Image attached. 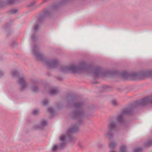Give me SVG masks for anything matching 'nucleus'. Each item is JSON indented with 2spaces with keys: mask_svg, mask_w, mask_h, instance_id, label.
Here are the masks:
<instances>
[{
  "mask_svg": "<svg viewBox=\"0 0 152 152\" xmlns=\"http://www.w3.org/2000/svg\"><path fill=\"white\" fill-rule=\"evenodd\" d=\"M117 124L114 121H112L108 125L109 131L106 134L109 139L112 138L113 137V134L111 133V131L114 130L116 127Z\"/></svg>",
  "mask_w": 152,
  "mask_h": 152,
  "instance_id": "obj_4",
  "label": "nucleus"
},
{
  "mask_svg": "<svg viewBox=\"0 0 152 152\" xmlns=\"http://www.w3.org/2000/svg\"><path fill=\"white\" fill-rule=\"evenodd\" d=\"M58 148V146L56 145H54L53 146L52 149V151L53 152H55Z\"/></svg>",
  "mask_w": 152,
  "mask_h": 152,
  "instance_id": "obj_20",
  "label": "nucleus"
},
{
  "mask_svg": "<svg viewBox=\"0 0 152 152\" xmlns=\"http://www.w3.org/2000/svg\"><path fill=\"white\" fill-rule=\"evenodd\" d=\"M65 145L64 143H62L60 145V146L61 148H63Z\"/></svg>",
  "mask_w": 152,
  "mask_h": 152,
  "instance_id": "obj_29",
  "label": "nucleus"
},
{
  "mask_svg": "<svg viewBox=\"0 0 152 152\" xmlns=\"http://www.w3.org/2000/svg\"><path fill=\"white\" fill-rule=\"evenodd\" d=\"M18 11V10L17 9H14L11 10L10 12L11 13L14 14L17 13Z\"/></svg>",
  "mask_w": 152,
  "mask_h": 152,
  "instance_id": "obj_21",
  "label": "nucleus"
},
{
  "mask_svg": "<svg viewBox=\"0 0 152 152\" xmlns=\"http://www.w3.org/2000/svg\"><path fill=\"white\" fill-rule=\"evenodd\" d=\"M42 18V17H40L38 19V23L34 27V30L35 31H37V30L39 29V23L41 20Z\"/></svg>",
  "mask_w": 152,
  "mask_h": 152,
  "instance_id": "obj_11",
  "label": "nucleus"
},
{
  "mask_svg": "<svg viewBox=\"0 0 152 152\" xmlns=\"http://www.w3.org/2000/svg\"><path fill=\"white\" fill-rule=\"evenodd\" d=\"M4 74V73L2 71H0V77H1L2 76H3Z\"/></svg>",
  "mask_w": 152,
  "mask_h": 152,
  "instance_id": "obj_30",
  "label": "nucleus"
},
{
  "mask_svg": "<svg viewBox=\"0 0 152 152\" xmlns=\"http://www.w3.org/2000/svg\"><path fill=\"white\" fill-rule=\"evenodd\" d=\"M112 104L114 106H116L118 104L117 101L115 100H113L112 101Z\"/></svg>",
  "mask_w": 152,
  "mask_h": 152,
  "instance_id": "obj_25",
  "label": "nucleus"
},
{
  "mask_svg": "<svg viewBox=\"0 0 152 152\" xmlns=\"http://www.w3.org/2000/svg\"><path fill=\"white\" fill-rule=\"evenodd\" d=\"M18 74V72L16 70H14L12 72V75L13 77L17 76Z\"/></svg>",
  "mask_w": 152,
  "mask_h": 152,
  "instance_id": "obj_17",
  "label": "nucleus"
},
{
  "mask_svg": "<svg viewBox=\"0 0 152 152\" xmlns=\"http://www.w3.org/2000/svg\"><path fill=\"white\" fill-rule=\"evenodd\" d=\"M152 144V143L151 141H149L147 142L146 145L147 146H149Z\"/></svg>",
  "mask_w": 152,
  "mask_h": 152,
  "instance_id": "obj_28",
  "label": "nucleus"
},
{
  "mask_svg": "<svg viewBox=\"0 0 152 152\" xmlns=\"http://www.w3.org/2000/svg\"><path fill=\"white\" fill-rule=\"evenodd\" d=\"M18 83L23 89H26L27 88L28 83H26L25 77L24 76L20 77L18 81Z\"/></svg>",
  "mask_w": 152,
  "mask_h": 152,
  "instance_id": "obj_7",
  "label": "nucleus"
},
{
  "mask_svg": "<svg viewBox=\"0 0 152 152\" xmlns=\"http://www.w3.org/2000/svg\"><path fill=\"white\" fill-rule=\"evenodd\" d=\"M31 89L32 91L34 92H37L39 90L37 86L34 85H33L32 86Z\"/></svg>",
  "mask_w": 152,
  "mask_h": 152,
  "instance_id": "obj_16",
  "label": "nucleus"
},
{
  "mask_svg": "<svg viewBox=\"0 0 152 152\" xmlns=\"http://www.w3.org/2000/svg\"><path fill=\"white\" fill-rule=\"evenodd\" d=\"M150 104H152V95L137 101L136 103L137 104L141 105H145Z\"/></svg>",
  "mask_w": 152,
  "mask_h": 152,
  "instance_id": "obj_5",
  "label": "nucleus"
},
{
  "mask_svg": "<svg viewBox=\"0 0 152 152\" xmlns=\"http://www.w3.org/2000/svg\"><path fill=\"white\" fill-rule=\"evenodd\" d=\"M142 150L141 148H138L134 149L133 151V152H140Z\"/></svg>",
  "mask_w": 152,
  "mask_h": 152,
  "instance_id": "obj_22",
  "label": "nucleus"
},
{
  "mask_svg": "<svg viewBox=\"0 0 152 152\" xmlns=\"http://www.w3.org/2000/svg\"><path fill=\"white\" fill-rule=\"evenodd\" d=\"M58 90L57 88H52L50 91V94L52 95H55L58 92Z\"/></svg>",
  "mask_w": 152,
  "mask_h": 152,
  "instance_id": "obj_12",
  "label": "nucleus"
},
{
  "mask_svg": "<svg viewBox=\"0 0 152 152\" xmlns=\"http://www.w3.org/2000/svg\"><path fill=\"white\" fill-rule=\"evenodd\" d=\"M78 129V127L76 125L73 128H71L69 129L67 132V134L69 135L74 132L77 131Z\"/></svg>",
  "mask_w": 152,
  "mask_h": 152,
  "instance_id": "obj_9",
  "label": "nucleus"
},
{
  "mask_svg": "<svg viewBox=\"0 0 152 152\" xmlns=\"http://www.w3.org/2000/svg\"><path fill=\"white\" fill-rule=\"evenodd\" d=\"M47 122L44 120H42L41 123V124L42 126H46L47 125Z\"/></svg>",
  "mask_w": 152,
  "mask_h": 152,
  "instance_id": "obj_19",
  "label": "nucleus"
},
{
  "mask_svg": "<svg viewBox=\"0 0 152 152\" xmlns=\"http://www.w3.org/2000/svg\"><path fill=\"white\" fill-rule=\"evenodd\" d=\"M86 66L85 62L83 61L80 63L76 67L73 65L69 66H62L60 67L59 69L60 71L63 72H66L70 71L73 73H78L85 69Z\"/></svg>",
  "mask_w": 152,
  "mask_h": 152,
  "instance_id": "obj_3",
  "label": "nucleus"
},
{
  "mask_svg": "<svg viewBox=\"0 0 152 152\" xmlns=\"http://www.w3.org/2000/svg\"><path fill=\"white\" fill-rule=\"evenodd\" d=\"M109 152H115L114 151H110Z\"/></svg>",
  "mask_w": 152,
  "mask_h": 152,
  "instance_id": "obj_32",
  "label": "nucleus"
},
{
  "mask_svg": "<svg viewBox=\"0 0 152 152\" xmlns=\"http://www.w3.org/2000/svg\"><path fill=\"white\" fill-rule=\"evenodd\" d=\"M34 36H35V35H34L32 37V39L33 40H34V39H35Z\"/></svg>",
  "mask_w": 152,
  "mask_h": 152,
  "instance_id": "obj_31",
  "label": "nucleus"
},
{
  "mask_svg": "<svg viewBox=\"0 0 152 152\" xmlns=\"http://www.w3.org/2000/svg\"><path fill=\"white\" fill-rule=\"evenodd\" d=\"M119 152H128L126 146L124 145H122L120 148Z\"/></svg>",
  "mask_w": 152,
  "mask_h": 152,
  "instance_id": "obj_13",
  "label": "nucleus"
},
{
  "mask_svg": "<svg viewBox=\"0 0 152 152\" xmlns=\"http://www.w3.org/2000/svg\"><path fill=\"white\" fill-rule=\"evenodd\" d=\"M15 0H8L7 1V4H13L15 1Z\"/></svg>",
  "mask_w": 152,
  "mask_h": 152,
  "instance_id": "obj_26",
  "label": "nucleus"
},
{
  "mask_svg": "<svg viewBox=\"0 0 152 152\" xmlns=\"http://www.w3.org/2000/svg\"><path fill=\"white\" fill-rule=\"evenodd\" d=\"M121 75L126 79H130L132 80L140 79L152 76V71L150 70L144 71L140 72L139 73L135 72L129 73L126 71H123L121 74Z\"/></svg>",
  "mask_w": 152,
  "mask_h": 152,
  "instance_id": "obj_2",
  "label": "nucleus"
},
{
  "mask_svg": "<svg viewBox=\"0 0 152 152\" xmlns=\"http://www.w3.org/2000/svg\"><path fill=\"white\" fill-rule=\"evenodd\" d=\"M102 73L101 68L98 67L95 69L93 73V76L95 77H97L101 75Z\"/></svg>",
  "mask_w": 152,
  "mask_h": 152,
  "instance_id": "obj_8",
  "label": "nucleus"
},
{
  "mask_svg": "<svg viewBox=\"0 0 152 152\" xmlns=\"http://www.w3.org/2000/svg\"><path fill=\"white\" fill-rule=\"evenodd\" d=\"M48 102V101L47 99H45L43 100L42 102V104L44 105H46Z\"/></svg>",
  "mask_w": 152,
  "mask_h": 152,
  "instance_id": "obj_27",
  "label": "nucleus"
},
{
  "mask_svg": "<svg viewBox=\"0 0 152 152\" xmlns=\"http://www.w3.org/2000/svg\"><path fill=\"white\" fill-rule=\"evenodd\" d=\"M132 110L131 108H127L124 110L117 117V119L119 122L122 123L123 121L124 115L125 114H130Z\"/></svg>",
  "mask_w": 152,
  "mask_h": 152,
  "instance_id": "obj_6",
  "label": "nucleus"
},
{
  "mask_svg": "<svg viewBox=\"0 0 152 152\" xmlns=\"http://www.w3.org/2000/svg\"><path fill=\"white\" fill-rule=\"evenodd\" d=\"M83 115L82 110H80L79 111H77L75 113L73 114V116L76 118H79L82 117Z\"/></svg>",
  "mask_w": 152,
  "mask_h": 152,
  "instance_id": "obj_10",
  "label": "nucleus"
},
{
  "mask_svg": "<svg viewBox=\"0 0 152 152\" xmlns=\"http://www.w3.org/2000/svg\"><path fill=\"white\" fill-rule=\"evenodd\" d=\"M48 111V112L50 113H53L54 112L53 109L51 107L49 108Z\"/></svg>",
  "mask_w": 152,
  "mask_h": 152,
  "instance_id": "obj_24",
  "label": "nucleus"
},
{
  "mask_svg": "<svg viewBox=\"0 0 152 152\" xmlns=\"http://www.w3.org/2000/svg\"><path fill=\"white\" fill-rule=\"evenodd\" d=\"M82 106V104L81 103H75L74 104V107L76 109H80Z\"/></svg>",
  "mask_w": 152,
  "mask_h": 152,
  "instance_id": "obj_15",
  "label": "nucleus"
},
{
  "mask_svg": "<svg viewBox=\"0 0 152 152\" xmlns=\"http://www.w3.org/2000/svg\"><path fill=\"white\" fill-rule=\"evenodd\" d=\"M34 55L36 58L42 61L48 69H52L56 67L58 65V61L56 60H46L43 55L38 50L37 46L34 45L33 49Z\"/></svg>",
  "mask_w": 152,
  "mask_h": 152,
  "instance_id": "obj_1",
  "label": "nucleus"
},
{
  "mask_svg": "<svg viewBox=\"0 0 152 152\" xmlns=\"http://www.w3.org/2000/svg\"><path fill=\"white\" fill-rule=\"evenodd\" d=\"M117 143L115 142H111L109 144V147L110 148L113 149L116 146Z\"/></svg>",
  "mask_w": 152,
  "mask_h": 152,
  "instance_id": "obj_14",
  "label": "nucleus"
},
{
  "mask_svg": "<svg viewBox=\"0 0 152 152\" xmlns=\"http://www.w3.org/2000/svg\"><path fill=\"white\" fill-rule=\"evenodd\" d=\"M39 113V111L38 110H34L32 112V114L34 115H36Z\"/></svg>",
  "mask_w": 152,
  "mask_h": 152,
  "instance_id": "obj_23",
  "label": "nucleus"
},
{
  "mask_svg": "<svg viewBox=\"0 0 152 152\" xmlns=\"http://www.w3.org/2000/svg\"><path fill=\"white\" fill-rule=\"evenodd\" d=\"M66 138V136L65 135H61L60 137V140L61 141L65 140Z\"/></svg>",
  "mask_w": 152,
  "mask_h": 152,
  "instance_id": "obj_18",
  "label": "nucleus"
}]
</instances>
